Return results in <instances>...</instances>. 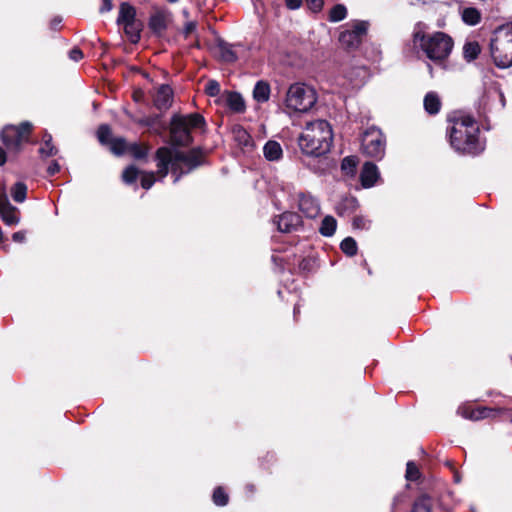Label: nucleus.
Returning a JSON list of instances; mask_svg holds the SVG:
<instances>
[{
	"label": "nucleus",
	"mask_w": 512,
	"mask_h": 512,
	"mask_svg": "<svg viewBox=\"0 0 512 512\" xmlns=\"http://www.w3.org/2000/svg\"><path fill=\"white\" fill-rule=\"evenodd\" d=\"M155 158L157 174L160 178H165L170 168L172 174L175 175L174 183H177L183 175L205 163V154L200 148H193L185 152L175 147H160L156 151Z\"/></svg>",
	"instance_id": "f257e3e1"
},
{
	"label": "nucleus",
	"mask_w": 512,
	"mask_h": 512,
	"mask_svg": "<svg viewBox=\"0 0 512 512\" xmlns=\"http://www.w3.org/2000/svg\"><path fill=\"white\" fill-rule=\"evenodd\" d=\"M426 26L418 22L413 31L412 39L416 48L435 64H443L450 56L453 47V39L444 32L426 33Z\"/></svg>",
	"instance_id": "f03ea898"
},
{
	"label": "nucleus",
	"mask_w": 512,
	"mask_h": 512,
	"mask_svg": "<svg viewBox=\"0 0 512 512\" xmlns=\"http://www.w3.org/2000/svg\"><path fill=\"white\" fill-rule=\"evenodd\" d=\"M333 132L330 123L324 119L307 122L298 136L301 152L307 156L320 157L330 151Z\"/></svg>",
	"instance_id": "7ed1b4c3"
},
{
	"label": "nucleus",
	"mask_w": 512,
	"mask_h": 512,
	"mask_svg": "<svg viewBox=\"0 0 512 512\" xmlns=\"http://www.w3.org/2000/svg\"><path fill=\"white\" fill-rule=\"evenodd\" d=\"M479 127L470 115L458 117L449 132L450 144L458 152L476 154L480 151L478 144Z\"/></svg>",
	"instance_id": "20e7f679"
},
{
	"label": "nucleus",
	"mask_w": 512,
	"mask_h": 512,
	"mask_svg": "<svg viewBox=\"0 0 512 512\" xmlns=\"http://www.w3.org/2000/svg\"><path fill=\"white\" fill-rule=\"evenodd\" d=\"M493 63L501 69L512 66V23L498 27L490 40Z\"/></svg>",
	"instance_id": "39448f33"
},
{
	"label": "nucleus",
	"mask_w": 512,
	"mask_h": 512,
	"mask_svg": "<svg viewBox=\"0 0 512 512\" xmlns=\"http://www.w3.org/2000/svg\"><path fill=\"white\" fill-rule=\"evenodd\" d=\"M317 102L315 90L304 84L294 83L287 90L285 106L287 109L305 113L309 111Z\"/></svg>",
	"instance_id": "423d86ee"
},
{
	"label": "nucleus",
	"mask_w": 512,
	"mask_h": 512,
	"mask_svg": "<svg viewBox=\"0 0 512 512\" xmlns=\"http://www.w3.org/2000/svg\"><path fill=\"white\" fill-rule=\"evenodd\" d=\"M32 125L23 122L19 126L7 125L1 132V140L9 152L18 153L23 142L28 138Z\"/></svg>",
	"instance_id": "0eeeda50"
},
{
	"label": "nucleus",
	"mask_w": 512,
	"mask_h": 512,
	"mask_svg": "<svg viewBox=\"0 0 512 512\" xmlns=\"http://www.w3.org/2000/svg\"><path fill=\"white\" fill-rule=\"evenodd\" d=\"M361 146L366 156L380 160L385 154L386 140L380 129L370 127L362 135Z\"/></svg>",
	"instance_id": "6e6552de"
},
{
	"label": "nucleus",
	"mask_w": 512,
	"mask_h": 512,
	"mask_svg": "<svg viewBox=\"0 0 512 512\" xmlns=\"http://www.w3.org/2000/svg\"><path fill=\"white\" fill-rule=\"evenodd\" d=\"M171 142L174 146H188L192 142L189 127L181 115H174L170 127Z\"/></svg>",
	"instance_id": "1a4fd4ad"
},
{
	"label": "nucleus",
	"mask_w": 512,
	"mask_h": 512,
	"mask_svg": "<svg viewBox=\"0 0 512 512\" xmlns=\"http://www.w3.org/2000/svg\"><path fill=\"white\" fill-rule=\"evenodd\" d=\"M367 29L368 22L356 21L351 30L341 32L339 36L340 44L346 49H356L360 45Z\"/></svg>",
	"instance_id": "9d476101"
},
{
	"label": "nucleus",
	"mask_w": 512,
	"mask_h": 512,
	"mask_svg": "<svg viewBox=\"0 0 512 512\" xmlns=\"http://www.w3.org/2000/svg\"><path fill=\"white\" fill-rule=\"evenodd\" d=\"M273 223L277 226L279 232L292 233L302 226L301 216L295 212H284L275 217Z\"/></svg>",
	"instance_id": "9b49d317"
},
{
	"label": "nucleus",
	"mask_w": 512,
	"mask_h": 512,
	"mask_svg": "<svg viewBox=\"0 0 512 512\" xmlns=\"http://www.w3.org/2000/svg\"><path fill=\"white\" fill-rule=\"evenodd\" d=\"M170 14L165 10H156L151 14L148 22L149 29L157 36H161L168 27Z\"/></svg>",
	"instance_id": "f8f14e48"
},
{
	"label": "nucleus",
	"mask_w": 512,
	"mask_h": 512,
	"mask_svg": "<svg viewBox=\"0 0 512 512\" xmlns=\"http://www.w3.org/2000/svg\"><path fill=\"white\" fill-rule=\"evenodd\" d=\"M299 210L308 218H315L320 212L318 201L310 194L300 193L298 195Z\"/></svg>",
	"instance_id": "ddd939ff"
},
{
	"label": "nucleus",
	"mask_w": 512,
	"mask_h": 512,
	"mask_svg": "<svg viewBox=\"0 0 512 512\" xmlns=\"http://www.w3.org/2000/svg\"><path fill=\"white\" fill-rule=\"evenodd\" d=\"M173 101V91L169 85H161L155 96L154 105L159 110H167Z\"/></svg>",
	"instance_id": "4468645a"
},
{
	"label": "nucleus",
	"mask_w": 512,
	"mask_h": 512,
	"mask_svg": "<svg viewBox=\"0 0 512 512\" xmlns=\"http://www.w3.org/2000/svg\"><path fill=\"white\" fill-rule=\"evenodd\" d=\"M225 105L234 113H243L246 109L245 101L240 93L226 91L222 95Z\"/></svg>",
	"instance_id": "2eb2a0df"
},
{
	"label": "nucleus",
	"mask_w": 512,
	"mask_h": 512,
	"mask_svg": "<svg viewBox=\"0 0 512 512\" xmlns=\"http://www.w3.org/2000/svg\"><path fill=\"white\" fill-rule=\"evenodd\" d=\"M379 178L378 168L371 162H366L361 170L360 180L364 188H370L375 185Z\"/></svg>",
	"instance_id": "dca6fc26"
},
{
	"label": "nucleus",
	"mask_w": 512,
	"mask_h": 512,
	"mask_svg": "<svg viewBox=\"0 0 512 512\" xmlns=\"http://www.w3.org/2000/svg\"><path fill=\"white\" fill-rule=\"evenodd\" d=\"M234 47V45L229 44L224 40H218L215 45V53L221 61L232 63L237 60V54Z\"/></svg>",
	"instance_id": "f3484780"
},
{
	"label": "nucleus",
	"mask_w": 512,
	"mask_h": 512,
	"mask_svg": "<svg viewBox=\"0 0 512 512\" xmlns=\"http://www.w3.org/2000/svg\"><path fill=\"white\" fill-rule=\"evenodd\" d=\"M503 411L504 410L501 408L479 407L471 410L465 415V417L473 421H478L485 418H494L497 415H500Z\"/></svg>",
	"instance_id": "a211bd4d"
},
{
	"label": "nucleus",
	"mask_w": 512,
	"mask_h": 512,
	"mask_svg": "<svg viewBox=\"0 0 512 512\" xmlns=\"http://www.w3.org/2000/svg\"><path fill=\"white\" fill-rule=\"evenodd\" d=\"M233 139L239 146L246 149L253 148V140L250 134L240 125H236L232 129Z\"/></svg>",
	"instance_id": "6ab92c4d"
},
{
	"label": "nucleus",
	"mask_w": 512,
	"mask_h": 512,
	"mask_svg": "<svg viewBox=\"0 0 512 512\" xmlns=\"http://www.w3.org/2000/svg\"><path fill=\"white\" fill-rule=\"evenodd\" d=\"M263 154L268 161H278L283 156V150L277 141L269 140L263 147Z\"/></svg>",
	"instance_id": "aec40b11"
},
{
	"label": "nucleus",
	"mask_w": 512,
	"mask_h": 512,
	"mask_svg": "<svg viewBox=\"0 0 512 512\" xmlns=\"http://www.w3.org/2000/svg\"><path fill=\"white\" fill-rule=\"evenodd\" d=\"M122 25L124 26L125 34L128 36L130 42L133 44L138 43L141 38L143 23L140 20H135Z\"/></svg>",
	"instance_id": "412c9836"
},
{
	"label": "nucleus",
	"mask_w": 512,
	"mask_h": 512,
	"mask_svg": "<svg viewBox=\"0 0 512 512\" xmlns=\"http://www.w3.org/2000/svg\"><path fill=\"white\" fill-rule=\"evenodd\" d=\"M425 111L430 115H435L440 111L441 100L437 93L428 92L423 101Z\"/></svg>",
	"instance_id": "4be33fe9"
},
{
	"label": "nucleus",
	"mask_w": 512,
	"mask_h": 512,
	"mask_svg": "<svg viewBox=\"0 0 512 512\" xmlns=\"http://www.w3.org/2000/svg\"><path fill=\"white\" fill-rule=\"evenodd\" d=\"M136 19V9L129 3L123 2L119 8V15L117 18L118 24H124L127 22L135 21Z\"/></svg>",
	"instance_id": "5701e85b"
},
{
	"label": "nucleus",
	"mask_w": 512,
	"mask_h": 512,
	"mask_svg": "<svg viewBox=\"0 0 512 512\" xmlns=\"http://www.w3.org/2000/svg\"><path fill=\"white\" fill-rule=\"evenodd\" d=\"M358 208V201L355 197L343 198L336 207V212L339 216H344L353 213Z\"/></svg>",
	"instance_id": "b1692460"
},
{
	"label": "nucleus",
	"mask_w": 512,
	"mask_h": 512,
	"mask_svg": "<svg viewBox=\"0 0 512 512\" xmlns=\"http://www.w3.org/2000/svg\"><path fill=\"white\" fill-rule=\"evenodd\" d=\"M270 97V86L265 81H258L253 89V98L259 102L264 103L269 100Z\"/></svg>",
	"instance_id": "393cba45"
},
{
	"label": "nucleus",
	"mask_w": 512,
	"mask_h": 512,
	"mask_svg": "<svg viewBox=\"0 0 512 512\" xmlns=\"http://www.w3.org/2000/svg\"><path fill=\"white\" fill-rule=\"evenodd\" d=\"M0 215L3 222L9 226L17 225L20 221L19 210L13 205H10L7 209L5 208L1 211Z\"/></svg>",
	"instance_id": "a878e982"
},
{
	"label": "nucleus",
	"mask_w": 512,
	"mask_h": 512,
	"mask_svg": "<svg viewBox=\"0 0 512 512\" xmlns=\"http://www.w3.org/2000/svg\"><path fill=\"white\" fill-rule=\"evenodd\" d=\"M336 227H337L336 219L332 216H326V217H324V219L321 222L319 232L321 235H323L325 237H330L335 233Z\"/></svg>",
	"instance_id": "bb28decb"
},
{
	"label": "nucleus",
	"mask_w": 512,
	"mask_h": 512,
	"mask_svg": "<svg viewBox=\"0 0 512 512\" xmlns=\"http://www.w3.org/2000/svg\"><path fill=\"white\" fill-rule=\"evenodd\" d=\"M43 146L40 147L39 153L42 157H51L57 154V148L52 144V136L49 133H45L43 136Z\"/></svg>",
	"instance_id": "cd10ccee"
},
{
	"label": "nucleus",
	"mask_w": 512,
	"mask_h": 512,
	"mask_svg": "<svg viewBox=\"0 0 512 512\" xmlns=\"http://www.w3.org/2000/svg\"><path fill=\"white\" fill-rule=\"evenodd\" d=\"M431 507V497L427 494H423L415 500L412 512H431Z\"/></svg>",
	"instance_id": "c85d7f7f"
},
{
	"label": "nucleus",
	"mask_w": 512,
	"mask_h": 512,
	"mask_svg": "<svg viewBox=\"0 0 512 512\" xmlns=\"http://www.w3.org/2000/svg\"><path fill=\"white\" fill-rule=\"evenodd\" d=\"M128 145L123 137H114L110 140L109 149L113 154L120 156L127 152Z\"/></svg>",
	"instance_id": "c756f323"
},
{
	"label": "nucleus",
	"mask_w": 512,
	"mask_h": 512,
	"mask_svg": "<svg viewBox=\"0 0 512 512\" xmlns=\"http://www.w3.org/2000/svg\"><path fill=\"white\" fill-rule=\"evenodd\" d=\"M481 52V48L478 42L472 41L465 43L463 47L464 58L468 61L476 59Z\"/></svg>",
	"instance_id": "7c9ffc66"
},
{
	"label": "nucleus",
	"mask_w": 512,
	"mask_h": 512,
	"mask_svg": "<svg viewBox=\"0 0 512 512\" xmlns=\"http://www.w3.org/2000/svg\"><path fill=\"white\" fill-rule=\"evenodd\" d=\"M481 15L475 8L469 7L462 11V20L468 25H476L480 22Z\"/></svg>",
	"instance_id": "2f4dec72"
},
{
	"label": "nucleus",
	"mask_w": 512,
	"mask_h": 512,
	"mask_svg": "<svg viewBox=\"0 0 512 512\" xmlns=\"http://www.w3.org/2000/svg\"><path fill=\"white\" fill-rule=\"evenodd\" d=\"M27 186L22 182H17L11 188V195L14 201L21 203L26 199Z\"/></svg>",
	"instance_id": "473e14b6"
},
{
	"label": "nucleus",
	"mask_w": 512,
	"mask_h": 512,
	"mask_svg": "<svg viewBox=\"0 0 512 512\" xmlns=\"http://www.w3.org/2000/svg\"><path fill=\"white\" fill-rule=\"evenodd\" d=\"M340 248L347 256H354L357 254V243L352 237H346L342 240Z\"/></svg>",
	"instance_id": "72a5a7b5"
},
{
	"label": "nucleus",
	"mask_w": 512,
	"mask_h": 512,
	"mask_svg": "<svg viewBox=\"0 0 512 512\" xmlns=\"http://www.w3.org/2000/svg\"><path fill=\"white\" fill-rule=\"evenodd\" d=\"M97 138L102 145L109 146L110 140L113 138L110 127L106 124L100 125L97 130Z\"/></svg>",
	"instance_id": "f704fd0d"
},
{
	"label": "nucleus",
	"mask_w": 512,
	"mask_h": 512,
	"mask_svg": "<svg viewBox=\"0 0 512 512\" xmlns=\"http://www.w3.org/2000/svg\"><path fill=\"white\" fill-rule=\"evenodd\" d=\"M127 152L135 159H144L148 154V147L138 143H132L128 145Z\"/></svg>",
	"instance_id": "c9c22d12"
},
{
	"label": "nucleus",
	"mask_w": 512,
	"mask_h": 512,
	"mask_svg": "<svg viewBox=\"0 0 512 512\" xmlns=\"http://www.w3.org/2000/svg\"><path fill=\"white\" fill-rule=\"evenodd\" d=\"M186 120V125L191 128H201L205 125V119L202 115L198 113L189 114L187 116H183Z\"/></svg>",
	"instance_id": "e433bc0d"
},
{
	"label": "nucleus",
	"mask_w": 512,
	"mask_h": 512,
	"mask_svg": "<svg viewBox=\"0 0 512 512\" xmlns=\"http://www.w3.org/2000/svg\"><path fill=\"white\" fill-rule=\"evenodd\" d=\"M347 15V9L342 4L335 5L331 10L329 14V20L331 22H339L343 20Z\"/></svg>",
	"instance_id": "4c0bfd02"
},
{
	"label": "nucleus",
	"mask_w": 512,
	"mask_h": 512,
	"mask_svg": "<svg viewBox=\"0 0 512 512\" xmlns=\"http://www.w3.org/2000/svg\"><path fill=\"white\" fill-rule=\"evenodd\" d=\"M357 159L355 157H345L341 163V169L346 175L353 176L356 172Z\"/></svg>",
	"instance_id": "58836bf2"
},
{
	"label": "nucleus",
	"mask_w": 512,
	"mask_h": 512,
	"mask_svg": "<svg viewBox=\"0 0 512 512\" xmlns=\"http://www.w3.org/2000/svg\"><path fill=\"white\" fill-rule=\"evenodd\" d=\"M213 502L217 506H225L228 503V495L222 487H217L213 492Z\"/></svg>",
	"instance_id": "ea45409f"
},
{
	"label": "nucleus",
	"mask_w": 512,
	"mask_h": 512,
	"mask_svg": "<svg viewBox=\"0 0 512 512\" xmlns=\"http://www.w3.org/2000/svg\"><path fill=\"white\" fill-rule=\"evenodd\" d=\"M138 174L139 170L134 165H131L123 171L122 179L125 183L132 184L136 181Z\"/></svg>",
	"instance_id": "a19ab883"
},
{
	"label": "nucleus",
	"mask_w": 512,
	"mask_h": 512,
	"mask_svg": "<svg viewBox=\"0 0 512 512\" xmlns=\"http://www.w3.org/2000/svg\"><path fill=\"white\" fill-rule=\"evenodd\" d=\"M220 84L216 80H209L205 85V92L211 97H215L220 94Z\"/></svg>",
	"instance_id": "79ce46f5"
},
{
	"label": "nucleus",
	"mask_w": 512,
	"mask_h": 512,
	"mask_svg": "<svg viewBox=\"0 0 512 512\" xmlns=\"http://www.w3.org/2000/svg\"><path fill=\"white\" fill-rule=\"evenodd\" d=\"M419 470L416 464L412 461H409L406 465V478L410 481H415L419 478Z\"/></svg>",
	"instance_id": "37998d69"
},
{
	"label": "nucleus",
	"mask_w": 512,
	"mask_h": 512,
	"mask_svg": "<svg viewBox=\"0 0 512 512\" xmlns=\"http://www.w3.org/2000/svg\"><path fill=\"white\" fill-rule=\"evenodd\" d=\"M155 183V173L154 172H143L141 177V186L148 190Z\"/></svg>",
	"instance_id": "c03bdc74"
},
{
	"label": "nucleus",
	"mask_w": 512,
	"mask_h": 512,
	"mask_svg": "<svg viewBox=\"0 0 512 512\" xmlns=\"http://www.w3.org/2000/svg\"><path fill=\"white\" fill-rule=\"evenodd\" d=\"M352 226L354 229H368L370 226V221L365 219L364 217L356 216L353 219Z\"/></svg>",
	"instance_id": "a18cd8bd"
},
{
	"label": "nucleus",
	"mask_w": 512,
	"mask_h": 512,
	"mask_svg": "<svg viewBox=\"0 0 512 512\" xmlns=\"http://www.w3.org/2000/svg\"><path fill=\"white\" fill-rule=\"evenodd\" d=\"M309 8L314 11L318 12L321 10L324 0H306Z\"/></svg>",
	"instance_id": "49530a36"
},
{
	"label": "nucleus",
	"mask_w": 512,
	"mask_h": 512,
	"mask_svg": "<svg viewBox=\"0 0 512 512\" xmlns=\"http://www.w3.org/2000/svg\"><path fill=\"white\" fill-rule=\"evenodd\" d=\"M197 24L194 21L187 22L183 29V34L185 37H188L196 30Z\"/></svg>",
	"instance_id": "de8ad7c7"
},
{
	"label": "nucleus",
	"mask_w": 512,
	"mask_h": 512,
	"mask_svg": "<svg viewBox=\"0 0 512 512\" xmlns=\"http://www.w3.org/2000/svg\"><path fill=\"white\" fill-rule=\"evenodd\" d=\"M69 57L71 60L73 61H79L83 58V52L79 49V48H73L70 52H69Z\"/></svg>",
	"instance_id": "09e8293b"
},
{
	"label": "nucleus",
	"mask_w": 512,
	"mask_h": 512,
	"mask_svg": "<svg viewBox=\"0 0 512 512\" xmlns=\"http://www.w3.org/2000/svg\"><path fill=\"white\" fill-rule=\"evenodd\" d=\"M11 203L8 200V197L4 191L0 192V212L5 208L9 207Z\"/></svg>",
	"instance_id": "8fccbe9b"
},
{
	"label": "nucleus",
	"mask_w": 512,
	"mask_h": 512,
	"mask_svg": "<svg viewBox=\"0 0 512 512\" xmlns=\"http://www.w3.org/2000/svg\"><path fill=\"white\" fill-rule=\"evenodd\" d=\"M60 171V165L57 161H52L47 168V173L52 176Z\"/></svg>",
	"instance_id": "3c124183"
},
{
	"label": "nucleus",
	"mask_w": 512,
	"mask_h": 512,
	"mask_svg": "<svg viewBox=\"0 0 512 512\" xmlns=\"http://www.w3.org/2000/svg\"><path fill=\"white\" fill-rule=\"evenodd\" d=\"M285 3L289 9L294 10V9H298L301 6L302 0H285Z\"/></svg>",
	"instance_id": "603ef678"
},
{
	"label": "nucleus",
	"mask_w": 512,
	"mask_h": 512,
	"mask_svg": "<svg viewBox=\"0 0 512 512\" xmlns=\"http://www.w3.org/2000/svg\"><path fill=\"white\" fill-rule=\"evenodd\" d=\"M113 5H112V1L111 0H102V5L100 7V12L101 13H104V12H108L112 9Z\"/></svg>",
	"instance_id": "864d4df0"
},
{
	"label": "nucleus",
	"mask_w": 512,
	"mask_h": 512,
	"mask_svg": "<svg viewBox=\"0 0 512 512\" xmlns=\"http://www.w3.org/2000/svg\"><path fill=\"white\" fill-rule=\"evenodd\" d=\"M26 236H25V233L23 231H18V232H15L13 235H12V239L13 241L15 242H24Z\"/></svg>",
	"instance_id": "5fc2aeb1"
},
{
	"label": "nucleus",
	"mask_w": 512,
	"mask_h": 512,
	"mask_svg": "<svg viewBox=\"0 0 512 512\" xmlns=\"http://www.w3.org/2000/svg\"><path fill=\"white\" fill-rule=\"evenodd\" d=\"M5 162H6V152L2 147H0V166L4 165Z\"/></svg>",
	"instance_id": "6e6d98bb"
},
{
	"label": "nucleus",
	"mask_w": 512,
	"mask_h": 512,
	"mask_svg": "<svg viewBox=\"0 0 512 512\" xmlns=\"http://www.w3.org/2000/svg\"><path fill=\"white\" fill-rule=\"evenodd\" d=\"M428 69H429L430 75L433 76V68L430 64L428 65Z\"/></svg>",
	"instance_id": "4d7b16f0"
},
{
	"label": "nucleus",
	"mask_w": 512,
	"mask_h": 512,
	"mask_svg": "<svg viewBox=\"0 0 512 512\" xmlns=\"http://www.w3.org/2000/svg\"><path fill=\"white\" fill-rule=\"evenodd\" d=\"M298 312H299L298 307H297V306H295V307H294V316H296V314H297Z\"/></svg>",
	"instance_id": "13d9d810"
},
{
	"label": "nucleus",
	"mask_w": 512,
	"mask_h": 512,
	"mask_svg": "<svg viewBox=\"0 0 512 512\" xmlns=\"http://www.w3.org/2000/svg\"><path fill=\"white\" fill-rule=\"evenodd\" d=\"M167 1H168V2H170V3H175V2H177L178 0H167Z\"/></svg>",
	"instance_id": "bf43d9fd"
},
{
	"label": "nucleus",
	"mask_w": 512,
	"mask_h": 512,
	"mask_svg": "<svg viewBox=\"0 0 512 512\" xmlns=\"http://www.w3.org/2000/svg\"><path fill=\"white\" fill-rule=\"evenodd\" d=\"M251 491H253V486L252 485H249L247 486Z\"/></svg>",
	"instance_id": "052dcab7"
}]
</instances>
